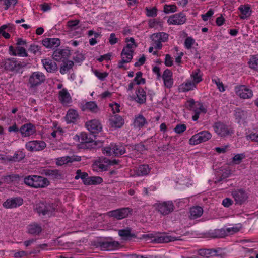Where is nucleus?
I'll use <instances>...</instances> for the list:
<instances>
[{
    "label": "nucleus",
    "instance_id": "obj_4",
    "mask_svg": "<svg viewBox=\"0 0 258 258\" xmlns=\"http://www.w3.org/2000/svg\"><path fill=\"white\" fill-rule=\"evenodd\" d=\"M102 153L107 156H119L125 153V146L119 143H112L102 149Z\"/></svg>",
    "mask_w": 258,
    "mask_h": 258
},
{
    "label": "nucleus",
    "instance_id": "obj_7",
    "mask_svg": "<svg viewBox=\"0 0 258 258\" xmlns=\"http://www.w3.org/2000/svg\"><path fill=\"white\" fill-rule=\"evenodd\" d=\"M46 80V77L44 74L39 71L34 72L30 76L28 83L30 85V88H35L42 83Z\"/></svg>",
    "mask_w": 258,
    "mask_h": 258
},
{
    "label": "nucleus",
    "instance_id": "obj_5",
    "mask_svg": "<svg viewBox=\"0 0 258 258\" xmlns=\"http://www.w3.org/2000/svg\"><path fill=\"white\" fill-rule=\"evenodd\" d=\"M154 207L158 212L164 216L169 214L175 209V206L171 201L158 202L154 204Z\"/></svg>",
    "mask_w": 258,
    "mask_h": 258
},
{
    "label": "nucleus",
    "instance_id": "obj_32",
    "mask_svg": "<svg viewBox=\"0 0 258 258\" xmlns=\"http://www.w3.org/2000/svg\"><path fill=\"white\" fill-rule=\"evenodd\" d=\"M42 231V228L41 226L37 223L34 222L28 225V231L30 234L38 235Z\"/></svg>",
    "mask_w": 258,
    "mask_h": 258
},
{
    "label": "nucleus",
    "instance_id": "obj_38",
    "mask_svg": "<svg viewBox=\"0 0 258 258\" xmlns=\"http://www.w3.org/2000/svg\"><path fill=\"white\" fill-rule=\"evenodd\" d=\"M151 38L153 41H167L168 38V35L164 32H159L153 34Z\"/></svg>",
    "mask_w": 258,
    "mask_h": 258
},
{
    "label": "nucleus",
    "instance_id": "obj_58",
    "mask_svg": "<svg viewBox=\"0 0 258 258\" xmlns=\"http://www.w3.org/2000/svg\"><path fill=\"white\" fill-rule=\"evenodd\" d=\"M147 15L148 17H154L157 16V9L156 7H153L151 9L146 8Z\"/></svg>",
    "mask_w": 258,
    "mask_h": 258
},
{
    "label": "nucleus",
    "instance_id": "obj_59",
    "mask_svg": "<svg viewBox=\"0 0 258 258\" xmlns=\"http://www.w3.org/2000/svg\"><path fill=\"white\" fill-rule=\"evenodd\" d=\"M5 10H8L11 6H15L18 3L17 0H4Z\"/></svg>",
    "mask_w": 258,
    "mask_h": 258
},
{
    "label": "nucleus",
    "instance_id": "obj_48",
    "mask_svg": "<svg viewBox=\"0 0 258 258\" xmlns=\"http://www.w3.org/2000/svg\"><path fill=\"white\" fill-rule=\"evenodd\" d=\"M19 178V176L17 174H11L5 176L3 178V182L6 183H10L11 182L17 181Z\"/></svg>",
    "mask_w": 258,
    "mask_h": 258
},
{
    "label": "nucleus",
    "instance_id": "obj_57",
    "mask_svg": "<svg viewBox=\"0 0 258 258\" xmlns=\"http://www.w3.org/2000/svg\"><path fill=\"white\" fill-rule=\"evenodd\" d=\"M239 230L240 227H238L237 226L225 228L226 236L236 233Z\"/></svg>",
    "mask_w": 258,
    "mask_h": 258
},
{
    "label": "nucleus",
    "instance_id": "obj_26",
    "mask_svg": "<svg viewBox=\"0 0 258 258\" xmlns=\"http://www.w3.org/2000/svg\"><path fill=\"white\" fill-rule=\"evenodd\" d=\"M109 163H110V159L104 157H101L95 161L94 165L102 171H106L108 169Z\"/></svg>",
    "mask_w": 258,
    "mask_h": 258
},
{
    "label": "nucleus",
    "instance_id": "obj_30",
    "mask_svg": "<svg viewBox=\"0 0 258 258\" xmlns=\"http://www.w3.org/2000/svg\"><path fill=\"white\" fill-rule=\"evenodd\" d=\"M110 125L115 128H120L124 124V120L121 116L115 114L109 119Z\"/></svg>",
    "mask_w": 258,
    "mask_h": 258
},
{
    "label": "nucleus",
    "instance_id": "obj_19",
    "mask_svg": "<svg viewBox=\"0 0 258 258\" xmlns=\"http://www.w3.org/2000/svg\"><path fill=\"white\" fill-rule=\"evenodd\" d=\"M20 132L22 137H28L35 133L36 127L32 123H27L21 127Z\"/></svg>",
    "mask_w": 258,
    "mask_h": 258
},
{
    "label": "nucleus",
    "instance_id": "obj_3",
    "mask_svg": "<svg viewBox=\"0 0 258 258\" xmlns=\"http://www.w3.org/2000/svg\"><path fill=\"white\" fill-rule=\"evenodd\" d=\"M76 138L80 144L79 145L80 148L91 149L95 148L96 147V142L90 136L86 133L82 132L79 135H76Z\"/></svg>",
    "mask_w": 258,
    "mask_h": 258
},
{
    "label": "nucleus",
    "instance_id": "obj_2",
    "mask_svg": "<svg viewBox=\"0 0 258 258\" xmlns=\"http://www.w3.org/2000/svg\"><path fill=\"white\" fill-rule=\"evenodd\" d=\"M2 63L6 71L15 73L20 72L22 68L26 66V64L19 61L15 58L5 59L3 60Z\"/></svg>",
    "mask_w": 258,
    "mask_h": 258
},
{
    "label": "nucleus",
    "instance_id": "obj_20",
    "mask_svg": "<svg viewBox=\"0 0 258 258\" xmlns=\"http://www.w3.org/2000/svg\"><path fill=\"white\" fill-rule=\"evenodd\" d=\"M232 196L236 203L239 204L243 203L248 197L245 191L242 189L233 191L232 192Z\"/></svg>",
    "mask_w": 258,
    "mask_h": 258
},
{
    "label": "nucleus",
    "instance_id": "obj_16",
    "mask_svg": "<svg viewBox=\"0 0 258 258\" xmlns=\"http://www.w3.org/2000/svg\"><path fill=\"white\" fill-rule=\"evenodd\" d=\"M85 125L87 128L92 134L94 138L95 136L93 134L98 133L102 130V125L100 122L96 119H93L86 122Z\"/></svg>",
    "mask_w": 258,
    "mask_h": 258
},
{
    "label": "nucleus",
    "instance_id": "obj_56",
    "mask_svg": "<svg viewBox=\"0 0 258 258\" xmlns=\"http://www.w3.org/2000/svg\"><path fill=\"white\" fill-rule=\"evenodd\" d=\"M40 48H41L40 46H39L37 45L33 44L30 45V46L28 49V51L32 53H33L34 54H36L37 53H38L39 54H41Z\"/></svg>",
    "mask_w": 258,
    "mask_h": 258
},
{
    "label": "nucleus",
    "instance_id": "obj_23",
    "mask_svg": "<svg viewBox=\"0 0 258 258\" xmlns=\"http://www.w3.org/2000/svg\"><path fill=\"white\" fill-rule=\"evenodd\" d=\"M70 54V50L68 49H57L54 51L52 56L55 60L59 61L62 58L68 57Z\"/></svg>",
    "mask_w": 258,
    "mask_h": 258
},
{
    "label": "nucleus",
    "instance_id": "obj_54",
    "mask_svg": "<svg viewBox=\"0 0 258 258\" xmlns=\"http://www.w3.org/2000/svg\"><path fill=\"white\" fill-rule=\"evenodd\" d=\"M95 75L101 81H104L105 78L108 76V73L106 72H100L97 70L93 71Z\"/></svg>",
    "mask_w": 258,
    "mask_h": 258
},
{
    "label": "nucleus",
    "instance_id": "obj_39",
    "mask_svg": "<svg viewBox=\"0 0 258 258\" xmlns=\"http://www.w3.org/2000/svg\"><path fill=\"white\" fill-rule=\"evenodd\" d=\"M25 157V154L22 151L18 150L16 151L13 156H8V160L13 162H19L23 159Z\"/></svg>",
    "mask_w": 258,
    "mask_h": 258
},
{
    "label": "nucleus",
    "instance_id": "obj_52",
    "mask_svg": "<svg viewBox=\"0 0 258 258\" xmlns=\"http://www.w3.org/2000/svg\"><path fill=\"white\" fill-rule=\"evenodd\" d=\"M136 75V76L134 78V81L136 83V84H144L146 83L145 79L142 78L143 73L141 72H138Z\"/></svg>",
    "mask_w": 258,
    "mask_h": 258
},
{
    "label": "nucleus",
    "instance_id": "obj_40",
    "mask_svg": "<svg viewBox=\"0 0 258 258\" xmlns=\"http://www.w3.org/2000/svg\"><path fill=\"white\" fill-rule=\"evenodd\" d=\"M89 176L87 173L83 172H82L80 169H78L76 171V176L75 179L78 180L79 178L81 179L84 184L88 185Z\"/></svg>",
    "mask_w": 258,
    "mask_h": 258
},
{
    "label": "nucleus",
    "instance_id": "obj_49",
    "mask_svg": "<svg viewBox=\"0 0 258 258\" xmlns=\"http://www.w3.org/2000/svg\"><path fill=\"white\" fill-rule=\"evenodd\" d=\"M103 181L101 177L99 176H91L89 177L88 185H97L100 184Z\"/></svg>",
    "mask_w": 258,
    "mask_h": 258
},
{
    "label": "nucleus",
    "instance_id": "obj_55",
    "mask_svg": "<svg viewBox=\"0 0 258 258\" xmlns=\"http://www.w3.org/2000/svg\"><path fill=\"white\" fill-rule=\"evenodd\" d=\"M177 7L175 5H165L164 7V13L168 14L177 11Z\"/></svg>",
    "mask_w": 258,
    "mask_h": 258
},
{
    "label": "nucleus",
    "instance_id": "obj_25",
    "mask_svg": "<svg viewBox=\"0 0 258 258\" xmlns=\"http://www.w3.org/2000/svg\"><path fill=\"white\" fill-rule=\"evenodd\" d=\"M234 116L238 123H243L245 121L247 116V112L246 110L237 108L234 110Z\"/></svg>",
    "mask_w": 258,
    "mask_h": 258
},
{
    "label": "nucleus",
    "instance_id": "obj_15",
    "mask_svg": "<svg viewBox=\"0 0 258 258\" xmlns=\"http://www.w3.org/2000/svg\"><path fill=\"white\" fill-rule=\"evenodd\" d=\"M187 19L183 12L172 15L170 16L167 22L169 24L182 25L186 22Z\"/></svg>",
    "mask_w": 258,
    "mask_h": 258
},
{
    "label": "nucleus",
    "instance_id": "obj_31",
    "mask_svg": "<svg viewBox=\"0 0 258 258\" xmlns=\"http://www.w3.org/2000/svg\"><path fill=\"white\" fill-rule=\"evenodd\" d=\"M42 63L48 72H53L57 70L56 63L52 60L45 59L42 60Z\"/></svg>",
    "mask_w": 258,
    "mask_h": 258
},
{
    "label": "nucleus",
    "instance_id": "obj_45",
    "mask_svg": "<svg viewBox=\"0 0 258 258\" xmlns=\"http://www.w3.org/2000/svg\"><path fill=\"white\" fill-rule=\"evenodd\" d=\"M134 51L133 49L123 48L121 52V57H124V56H126L125 58L126 60H130L131 62L133 57Z\"/></svg>",
    "mask_w": 258,
    "mask_h": 258
},
{
    "label": "nucleus",
    "instance_id": "obj_22",
    "mask_svg": "<svg viewBox=\"0 0 258 258\" xmlns=\"http://www.w3.org/2000/svg\"><path fill=\"white\" fill-rule=\"evenodd\" d=\"M42 43L47 48H54L60 45V40L56 38H46L42 40Z\"/></svg>",
    "mask_w": 258,
    "mask_h": 258
},
{
    "label": "nucleus",
    "instance_id": "obj_29",
    "mask_svg": "<svg viewBox=\"0 0 258 258\" xmlns=\"http://www.w3.org/2000/svg\"><path fill=\"white\" fill-rule=\"evenodd\" d=\"M238 10L240 12L241 15H239V17L241 19H245L249 17L251 13V10L249 5H241L239 8Z\"/></svg>",
    "mask_w": 258,
    "mask_h": 258
},
{
    "label": "nucleus",
    "instance_id": "obj_34",
    "mask_svg": "<svg viewBox=\"0 0 258 258\" xmlns=\"http://www.w3.org/2000/svg\"><path fill=\"white\" fill-rule=\"evenodd\" d=\"M189 218L191 220L197 219L202 216L203 210L200 206L192 207L190 209Z\"/></svg>",
    "mask_w": 258,
    "mask_h": 258
},
{
    "label": "nucleus",
    "instance_id": "obj_6",
    "mask_svg": "<svg viewBox=\"0 0 258 258\" xmlns=\"http://www.w3.org/2000/svg\"><path fill=\"white\" fill-rule=\"evenodd\" d=\"M143 237L145 238H154L152 240V242L155 243H167L171 241L180 240V237H172L167 235L166 234H163L160 235L155 236L153 234L144 235Z\"/></svg>",
    "mask_w": 258,
    "mask_h": 258
},
{
    "label": "nucleus",
    "instance_id": "obj_1",
    "mask_svg": "<svg viewBox=\"0 0 258 258\" xmlns=\"http://www.w3.org/2000/svg\"><path fill=\"white\" fill-rule=\"evenodd\" d=\"M24 182L27 185L36 188L45 187L50 183L47 178L37 175H29L25 177Z\"/></svg>",
    "mask_w": 258,
    "mask_h": 258
},
{
    "label": "nucleus",
    "instance_id": "obj_10",
    "mask_svg": "<svg viewBox=\"0 0 258 258\" xmlns=\"http://www.w3.org/2000/svg\"><path fill=\"white\" fill-rule=\"evenodd\" d=\"M213 127L215 132L222 137L230 135L233 133L231 128L221 122L215 123Z\"/></svg>",
    "mask_w": 258,
    "mask_h": 258
},
{
    "label": "nucleus",
    "instance_id": "obj_47",
    "mask_svg": "<svg viewBox=\"0 0 258 258\" xmlns=\"http://www.w3.org/2000/svg\"><path fill=\"white\" fill-rule=\"evenodd\" d=\"M201 71L199 69H195L192 71L191 75V77L193 78L194 82L196 84L200 82L202 79V74H200Z\"/></svg>",
    "mask_w": 258,
    "mask_h": 258
},
{
    "label": "nucleus",
    "instance_id": "obj_17",
    "mask_svg": "<svg viewBox=\"0 0 258 258\" xmlns=\"http://www.w3.org/2000/svg\"><path fill=\"white\" fill-rule=\"evenodd\" d=\"M23 204V199L20 197H14L8 199L4 203L3 206L6 209H12L19 207Z\"/></svg>",
    "mask_w": 258,
    "mask_h": 258
},
{
    "label": "nucleus",
    "instance_id": "obj_27",
    "mask_svg": "<svg viewBox=\"0 0 258 258\" xmlns=\"http://www.w3.org/2000/svg\"><path fill=\"white\" fill-rule=\"evenodd\" d=\"M137 97H134V99L139 104H143L146 102V93L141 87L138 88L136 92Z\"/></svg>",
    "mask_w": 258,
    "mask_h": 258
},
{
    "label": "nucleus",
    "instance_id": "obj_43",
    "mask_svg": "<svg viewBox=\"0 0 258 258\" xmlns=\"http://www.w3.org/2000/svg\"><path fill=\"white\" fill-rule=\"evenodd\" d=\"M134 123L135 126L141 128L145 124H147V122L146 118L142 115H139L136 117Z\"/></svg>",
    "mask_w": 258,
    "mask_h": 258
},
{
    "label": "nucleus",
    "instance_id": "obj_63",
    "mask_svg": "<svg viewBox=\"0 0 258 258\" xmlns=\"http://www.w3.org/2000/svg\"><path fill=\"white\" fill-rule=\"evenodd\" d=\"M163 80L164 85L166 88L170 89L172 87L174 81L172 77L167 78Z\"/></svg>",
    "mask_w": 258,
    "mask_h": 258
},
{
    "label": "nucleus",
    "instance_id": "obj_24",
    "mask_svg": "<svg viewBox=\"0 0 258 258\" xmlns=\"http://www.w3.org/2000/svg\"><path fill=\"white\" fill-rule=\"evenodd\" d=\"M81 109L83 111H89L93 113H97L100 110L97 105L94 101L86 102L82 106Z\"/></svg>",
    "mask_w": 258,
    "mask_h": 258
},
{
    "label": "nucleus",
    "instance_id": "obj_36",
    "mask_svg": "<svg viewBox=\"0 0 258 258\" xmlns=\"http://www.w3.org/2000/svg\"><path fill=\"white\" fill-rule=\"evenodd\" d=\"M78 114L76 110L69 109L65 117L66 120L68 123H74L78 118Z\"/></svg>",
    "mask_w": 258,
    "mask_h": 258
},
{
    "label": "nucleus",
    "instance_id": "obj_60",
    "mask_svg": "<svg viewBox=\"0 0 258 258\" xmlns=\"http://www.w3.org/2000/svg\"><path fill=\"white\" fill-rule=\"evenodd\" d=\"M245 158L244 154H238L235 155L232 158V161L235 164H239L241 160Z\"/></svg>",
    "mask_w": 258,
    "mask_h": 258
},
{
    "label": "nucleus",
    "instance_id": "obj_12",
    "mask_svg": "<svg viewBox=\"0 0 258 258\" xmlns=\"http://www.w3.org/2000/svg\"><path fill=\"white\" fill-rule=\"evenodd\" d=\"M185 105L187 109L194 110V112H201L204 114L207 112V109L204 107L202 103L195 101L193 99L187 100Z\"/></svg>",
    "mask_w": 258,
    "mask_h": 258
},
{
    "label": "nucleus",
    "instance_id": "obj_50",
    "mask_svg": "<svg viewBox=\"0 0 258 258\" xmlns=\"http://www.w3.org/2000/svg\"><path fill=\"white\" fill-rule=\"evenodd\" d=\"M125 42L126 43V45L124 47V48L133 49L134 48H136L137 47L135 39L133 37L126 38L125 39Z\"/></svg>",
    "mask_w": 258,
    "mask_h": 258
},
{
    "label": "nucleus",
    "instance_id": "obj_14",
    "mask_svg": "<svg viewBox=\"0 0 258 258\" xmlns=\"http://www.w3.org/2000/svg\"><path fill=\"white\" fill-rule=\"evenodd\" d=\"M131 211L132 210L129 208H123L110 211L108 213V215L120 220L127 217Z\"/></svg>",
    "mask_w": 258,
    "mask_h": 258
},
{
    "label": "nucleus",
    "instance_id": "obj_42",
    "mask_svg": "<svg viewBox=\"0 0 258 258\" xmlns=\"http://www.w3.org/2000/svg\"><path fill=\"white\" fill-rule=\"evenodd\" d=\"M196 83L192 81H188L185 83H183L180 89L182 92H185L193 90L196 87Z\"/></svg>",
    "mask_w": 258,
    "mask_h": 258
},
{
    "label": "nucleus",
    "instance_id": "obj_46",
    "mask_svg": "<svg viewBox=\"0 0 258 258\" xmlns=\"http://www.w3.org/2000/svg\"><path fill=\"white\" fill-rule=\"evenodd\" d=\"M249 67L254 70H258V55H253L248 62Z\"/></svg>",
    "mask_w": 258,
    "mask_h": 258
},
{
    "label": "nucleus",
    "instance_id": "obj_37",
    "mask_svg": "<svg viewBox=\"0 0 258 258\" xmlns=\"http://www.w3.org/2000/svg\"><path fill=\"white\" fill-rule=\"evenodd\" d=\"M59 100L63 104L69 103L71 101V97L67 90L65 88L59 92Z\"/></svg>",
    "mask_w": 258,
    "mask_h": 258
},
{
    "label": "nucleus",
    "instance_id": "obj_9",
    "mask_svg": "<svg viewBox=\"0 0 258 258\" xmlns=\"http://www.w3.org/2000/svg\"><path fill=\"white\" fill-rule=\"evenodd\" d=\"M211 134L207 131H201L191 137L189 143L190 145H195L206 142L211 138Z\"/></svg>",
    "mask_w": 258,
    "mask_h": 258
},
{
    "label": "nucleus",
    "instance_id": "obj_62",
    "mask_svg": "<svg viewBox=\"0 0 258 258\" xmlns=\"http://www.w3.org/2000/svg\"><path fill=\"white\" fill-rule=\"evenodd\" d=\"M186 130V126L184 124H178L174 128V131L177 134H181Z\"/></svg>",
    "mask_w": 258,
    "mask_h": 258
},
{
    "label": "nucleus",
    "instance_id": "obj_18",
    "mask_svg": "<svg viewBox=\"0 0 258 258\" xmlns=\"http://www.w3.org/2000/svg\"><path fill=\"white\" fill-rule=\"evenodd\" d=\"M120 243L115 241H104L98 243V246L102 250H113L117 249Z\"/></svg>",
    "mask_w": 258,
    "mask_h": 258
},
{
    "label": "nucleus",
    "instance_id": "obj_41",
    "mask_svg": "<svg viewBox=\"0 0 258 258\" xmlns=\"http://www.w3.org/2000/svg\"><path fill=\"white\" fill-rule=\"evenodd\" d=\"M74 66V62L72 60H66L63 61V63L60 68V72L61 74L67 73Z\"/></svg>",
    "mask_w": 258,
    "mask_h": 258
},
{
    "label": "nucleus",
    "instance_id": "obj_64",
    "mask_svg": "<svg viewBox=\"0 0 258 258\" xmlns=\"http://www.w3.org/2000/svg\"><path fill=\"white\" fill-rule=\"evenodd\" d=\"M79 20H74L69 21L67 23L68 27L72 29H76V26H77L79 23Z\"/></svg>",
    "mask_w": 258,
    "mask_h": 258
},
{
    "label": "nucleus",
    "instance_id": "obj_21",
    "mask_svg": "<svg viewBox=\"0 0 258 258\" xmlns=\"http://www.w3.org/2000/svg\"><path fill=\"white\" fill-rule=\"evenodd\" d=\"M221 248L217 249H200L198 250V254L202 257L209 258L211 256H219L218 254L219 250Z\"/></svg>",
    "mask_w": 258,
    "mask_h": 258
},
{
    "label": "nucleus",
    "instance_id": "obj_33",
    "mask_svg": "<svg viewBox=\"0 0 258 258\" xmlns=\"http://www.w3.org/2000/svg\"><path fill=\"white\" fill-rule=\"evenodd\" d=\"M118 235L124 240H131L132 238L136 237V235L135 234L131 233V229L130 228L119 230Z\"/></svg>",
    "mask_w": 258,
    "mask_h": 258
},
{
    "label": "nucleus",
    "instance_id": "obj_11",
    "mask_svg": "<svg viewBox=\"0 0 258 258\" xmlns=\"http://www.w3.org/2000/svg\"><path fill=\"white\" fill-rule=\"evenodd\" d=\"M46 147V144L43 141H31L27 142L25 145L26 149L31 152L41 151Z\"/></svg>",
    "mask_w": 258,
    "mask_h": 258
},
{
    "label": "nucleus",
    "instance_id": "obj_35",
    "mask_svg": "<svg viewBox=\"0 0 258 258\" xmlns=\"http://www.w3.org/2000/svg\"><path fill=\"white\" fill-rule=\"evenodd\" d=\"M208 234L210 237L213 238H220L226 237V233L224 228L210 230Z\"/></svg>",
    "mask_w": 258,
    "mask_h": 258
},
{
    "label": "nucleus",
    "instance_id": "obj_51",
    "mask_svg": "<svg viewBox=\"0 0 258 258\" xmlns=\"http://www.w3.org/2000/svg\"><path fill=\"white\" fill-rule=\"evenodd\" d=\"M13 56H19L22 57H27L28 56L26 49L21 46L16 47V52L13 54Z\"/></svg>",
    "mask_w": 258,
    "mask_h": 258
},
{
    "label": "nucleus",
    "instance_id": "obj_8",
    "mask_svg": "<svg viewBox=\"0 0 258 258\" xmlns=\"http://www.w3.org/2000/svg\"><path fill=\"white\" fill-rule=\"evenodd\" d=\"M36 210L38 213L43 215L52 216L56 210V206L53 204L40 203L37 205Z\"/></svg>",
    "mask_w": 258,
    "mask_h": 258
},
{
    "label": "nucleus",
    "instance_id": "obj_28",
    "mask_svg": "<svg viewBox=\"0 0 258 258\" xmlns=\"http://www.w3.org/2000/svg\"><path fill=\"white\" fill-rule=\"evenodd\" d=\"M44 173L53 179H61L62 177L61 172L57 169H45L44 170Z\"/></svg>",
    "mask_w": 258,
    "mask_h": 258
},
{
    "label": "nucleus",
    "instance_id": "obj_53",
    "mask_svg": "<svg viewBox=\"0 0 258 258\" xmlns=\"http://www.w3.org/2000/svg\"><path fill=\"white\" fill-rule=\"evenodd\" d=\"M72 162H73V160H72V157L69 156H65L58 158L57 164L59 165H62L64 164Z\"/></svg>",
    "mask_w": 258,
    "mask_h": 258
},
{
    "label": "nucleus",
    "instance_id": "obj_13",
    "mask_svg": "<svg viewBox=\"0 0 258 258\" xmlns=\"http://www.w3.org/2000/svg\"><path fill=\"white\" fill-rule=\"evenodd\" d=\"M236 94L242 99H250L253 96L252 91L245 85H240L235 87Z\"/></svg>",
    "mask_w": 258,
    "mask_h": 258
},
{
    "label": "nucleus",
    "instance_id": "obj_44",
    "mask_svg": "<svg viewBox=\"0 0 258 258\" xmlns=\"http://www.w3.org/2000/svg\"><path fill=\"white\" fill-rule=\"evenodd\" d=\"M150 169L148 165H141L138 168V174L140 176H144L149 174Z\"/></svg>",
    "mask_w": 258,
    "mask_h": 258
},
{
    "label": "nucleus",
    "instance_id": "obj_61",
    "mask_svg": "<svg viewBox=\"0 0 258 258\" xmlns=\"http://www.w3.org/2000/svg\"><path fill=\"white\" fill-rule=\"evenodd\" d=\"M194 43L195 40L192 37H188L186 38L184 42L185 48L187 49H190Z\"/></svg>",
    "mask_w": 258,
    "mask_h": 258
}]
</instances>
